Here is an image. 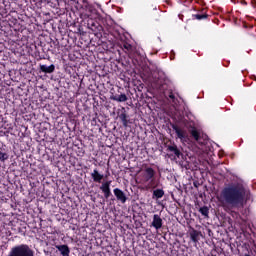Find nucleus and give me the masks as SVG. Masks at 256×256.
I'll return each instance as SVG.
<instances>
[{"instance_id": "obj_1", "label": "nucleus", "mask_w": 256, "mask_h": 256, "mask_svg": "<svg viewBox=\"0 0 256 256\" xmlns=\"http://www.w3.org/2000/svg\"><path fill=\"white\" fill-rule=\"evenodd\" d=\"M249 190L243 184V181L239 180L238 182L232 183L226 186L221 192L222 202L230 207H239L243 205L245 197H247Z\"/></svg>"}, {"instance_id": "obj_2", "label": "nucleus", "mask_w": 256, "mask_h": 256, "mask_svg": "<svg viewBox=\"0 0 256 256\" xmlns=\"http://www.w3.org/2000/svg\"><path fill=\"white\" fill-rule=\"evenodd\" d=\"M16 161L17 154H15V150L11 149V147L0 142V161Z\"/></svg>"}, {"instance_id": "obj_3", "label": "nucleus", "mask_w": 256, "mask_h": 256, "mask_svg": "<svg viewBox=\"0 0 256 256\" xmlns=\"http://www.w3.org/2000/svg\"><path fill=\"white\" fill-rule=\"evenodd\" d=\"M167 152L170 153V155H173L174 157H177V159L183 158V153H181V149L177 147V144L174 142L167 145Z\"/></svg>"}, {"instance_id": "obj_4", "label": "nucleus", "mask_w": 256, "mask_h": 256, "mask_svg": "<svg viewBox=\"0 0 256 256\" xmlns=\"http://www.w3.org/2000/svg\"><path fill=\"white\" fill-rule=\"evenodd\" d=\"M170 126L172 127L173 131H175L178 139H181V141L187 139V131L183 130L175 123H170Z\"/></svg>"}, {"instance_id": "obj_5", "label": "nucleus", "mask_w": 256, "mask_h": 256, "mask_svg": "<svg viewBox=\"0 0 256 256\" xmlns=\"http://www.w3.org/2000/svg\"><path fill=\"white\" fill-rule=\"evenodd\" d=\"M189 133L193 139L196 140L197 143L200 145H203V142L201 141V132L197 129V127L193 126L189 129Z\"/></svg>"}, {"instance_id": "obj_6", "label": "nucleus", "mask_w": 256, "mask_h": 256, "mask_svg": "<svg viewBox=\"0 0 256 256\" xmlns=\"http://www.w3.org/2000/svg\"><path fill=\"white\" fill-rule=\"evenodd\" d=\"M100 189L104 193L105 199H109L111 194V181H106L103 182L102 185L100 186Z\"/></svg>"}, {"instance_id": "obj_7", "label": "nucleus", "mask_w": 256, "mask_h": 256, "mask_svg": "<svg viewBox=\"0 0 256 256\" xmlns=\"http://www.w3.org/2000/svg\"><path fill=\"white\" fill-rule=\"evenodd\" d=\"M114 195L116 199L120 201V203H123V204L127 203V196L125 195V192H123V190L119 188H115Z\"/></svg>"}, {"instance_id": "obj_8", "label": "nucleus", "mask_w": 256, "mask_h": 256, "mask_svg": "<svg viewBox=\"0 0 256 256\" xmlns=\"http://www.w3.org/2000/svg\"><path fill=\"white\" fill-rule=\"evenodd\" d=\"M152 227H154V229H156L157 231H159V229L163 227V219L161 218V216H159V214L153 215Z\"/></svg>"}, {"instance_id": "obj_9", "label": "nucleus", "mask_w": 256, "mask_h": 256, "mask_svg": "<svg viewBox=\"0 0 256 256\" xmlns=\"http://www.w3.org/2000/svg\"><path fill=\"white\" fill-rule=\"evenodd\" d=\"M120 121L122 122L123 127H128L129 125V116L127 115V112L125 111V108H123V111L118 115Z\"/></svg>"}, {"instance_id": "obj_10", "label": "nucleus", "mask_w": 256, "mask_h": 256, "mask_svg": "<svg viewBox=\"0 0 256 256\" xmlns=\"http://www.w3.org/2000/svg\"><path fill=\"white\" fill-rule=\"evenodd\" d=\"M40 71L46 74L55 73V66L53 64H51L50 66L42 64L40 65Z\"/></svg>"}, {"instance_id": "obj_11", "label": "nucleus", "mask_w": 256, "mask_h": 256, "mask_svg": "<svg viewBox=\"0 0 256 256\" xmlns=\"http://www.w3.org/2000/svg\"><path fill=\"white\" fill-rule=\"evenodd\" d=\"M155 177V170L152 168H146L144 171V179L145 181H151Z\"/></svg>"}, {"instance_id": "obj_12", "label": "nucleus", "mask_w": 256, "mask_h": 256, "mask_svg": "<svg viewBox=\"0 0 256 256\" xmlns=\"http://www.w3.org/2000/svg\"><path fill=\"white\" fill-rule=\"evenodd\" d=\"M56 249L60 251L62 256H69V253H71V251L69 250V246L67 245H58L56 246Z\"/></svg>"}, {"instance_id": "obj_13", "label": "nucleus", "mask_w": 256, "mask_h": 256, "mask_svg": "<svg viewBox=\"0 0 256 256\" xmlns=\"http://www.w3.org/2000/svg\"><path fill=\"white\" fill-rule=\"evenodd\" d=\"M91 177L95 183H101V181H103V174H99V171H97V169L93 171Z\"/></svg>"}, {"instance_id": "obj_14", "label": "nucleus", "mask_w": 256, "mask_h": 256, "mask_svg": "<svg viewBox=\"0 0 256 256\" xmlns=\"http://www.w3.org/2000/svg\"><path fill=\"white\" fill-rule=\"evenodd\" d=\"M113 101H117L118 103H125L127 101V95L126 94H120V95H115L112 97Z\"/></svg>"}, {"instance_id": "obj_15", "label": "nucleus", "mask_w": 256, "mask_h": 256, "mask_svg": "<svg viewBox=\"0 0 256 256\" xmlns=\"http://www.w3.org/2000/svg\"><path fill=\"white\" fill-rule=\"evenodd\" d=\"M219 159H223V157H227V159H235V153L227 154L224 150H220L218 153Z\"/></svg>"}, {"instance_id": "obj_16", "label": "nucleus", "mask_w": 256, "mask_h": 256, "mask_svg": "<svg viewBox=\"0 0 256 256\" xmlns=\"http://www.w3.org/2000/svg\"><path fill=\"white\" fill-rule=\"evenodd\" d=\"M190 239L193 243H197L199 241V231L193 229L190 231Z\"/></svg>"}, {"instance_id": "obj_17", "label": "nucleus", "mask_w": 256, "mask_h": 256, "mask_svg": "<svg viewBox=\"0 0 256 256\" xmlns=\"http://www.w3.org/2000/svg\"><path fill=\"white\" fill-rule=\"evenodd\" d=\"M165 195L163 189H156L153 191V199H161Z\"/></svg>"}, {"instance_id": "obj_18", "label": "nucleus", "mask_w": 256, "mask_h": 256, "mask_svg": "<svg viewBox=\"0 0 256 256\" xmlns=\"http://www.w3.org/2000/svg\"><path fill=\"white\" fill-rule=\"evenodd\" d=\"M193 19H197V21H203V19H207L209 15L207 13H197L192 15Z\"/></svg>"}, {"instance_id": "obj_19", "label": "nucleus", "mask_w": 256, "mask_h": 256, "mask_svg": "<svg viewBox=\"0 0 256 256\" xmlns=\"http://www.w3.org/2000/svg\"><path fill=\"white\" fill-rule=\"evenodd\" d=\"M90 29L93 30L94 33H97V31H103V26L96 22L91 24Z\"/></svg>"}, {"instance_id": "obj_20", "label": "nucleus", "mask_w": 256, "mask_h": 256, "mask_svg": "<svg viewBox=\"0 0 256 256\" xmlns=\"http://www.w3.org/2000/svg\"><path fill=\"white\" fill-rule=\"evenodd\" d=\"M165 97L166 99H170L172 103H175V101H177V98L175 97V94L173 93V91H169L168 93L166 92Z\"/></svg>"}, {"instance_id": "obj_21", "label": "nucleus", "mask_w": 256, "mask_h": 256, "mask_svg": "<svg viewBox=\"0 0 256 256\" xmlns=\"http://www.w3.org/2000/svg\"><path fill=\"white\" fill-rule=\"evenodd\" d=\"M199 211L203 217H209V208L207 206L200 208Z\"/></svg>"}, {"instance_id": "obj_22", "label": "nucleus", "mask_w": 256, "mask_h": 256, "mask_svg": "<svg viewBox=\"0 0 256 256\" xmlns=\"http://www.w3.org/2000/svg\"><path fill=\"white\" fill-rule=\"evenodd\" d=\"M123 49H125L126 51H133V46L127 42H125L123 44Z\"/></svg>"}, {"instance_id": "obj_23", "label": "nucleus", "mask_w": 256, "mask_h": 256, "mask_svg": "<svg viewBox=\"0 0 256 256\" xmlns=\"http://www.w3.org/2000/svg\"><path fill=\"white\" fill-rule=\"evenodd\" d=\"M240 5H243L244 7H247V1L246 0H239Z\"/></svg>"}, {"instance_id": "obj_24", "label": "nucleus", "mask_w": 256, "mask_h": 256, "mask_svg": "<svg viewBox=\"0 0 256 256\" xmlns=\"http://www.w3.org/2000/svg\"><path fill=\"white\" fill-rule=\"evenodd\" d=\"M153 183H154V181H153V180H151V182H150V186H151V187H153V189H155V187H157V185H154Z\"/></svg>"}, {"instance_id": "obj_25", "label": "nucleus", "mask_w": 256, "mask_h": 256, "mask_svg": "<svg viewBox=\"0 0 256 256\" xmlns=\"http://www.w3.org/2000/svg\"><path fill=\"white\" fill-rule=\"evenodd\" d=\"M232 3L237 4L239 3V0H231Z\"/></svg>"}, {"instance_id": "obj_26", "label": "nucleus", "mask_w": 256, "mask_h": 256, "mask_svg": "<svg viewBox=\"0 0 256 256\" xmlns=\"http://www.w3.org/2000/svg\"><path fill=\"white\" fill-rule=\"evenodd\" d=\"M251 4H252V7H255L256 2H255V1H252Z\"/></svg>"}, {"instance_id": "obj_27", "label": "nucleus", "mask_w": 256, "mask_h": 256, "mask_svg": "<svg viewBox=\"0 0 256 256\" xmlns=\"http://www.w3.org/2000/svg\"><path fill=\"white\" fill-rule=\"evenodd\" d=\"M83 3H87V0H82Z\"/></svg>"}, {"instance_id": "obj_28", "label": "nucleus", "mask_w": 256, "mask_h": 256, "mask_svg": "<svg viewBox=\"0 0 256 256\" xmlns=\"http://www.w3.org/2000/svg\"><path fill=\"white\" fill-rule=\"evenodd\" d=\"M183 163H185V162H180V165H183Z\"/></svg>"}, {"instance_id": "obj_29", "label": "nucleus", "mask_w": 256, "mask_h": 256, "mask_svg": "<svg viewBox=\"0 0 256 256\" xmlns=\"http://www.w3.org/2000/svg\"><path fill=\"white\" fill-rule=\"evenodd\" d=\"M188 159H191V156H188Z\"/></svg>"}]
</instances>
